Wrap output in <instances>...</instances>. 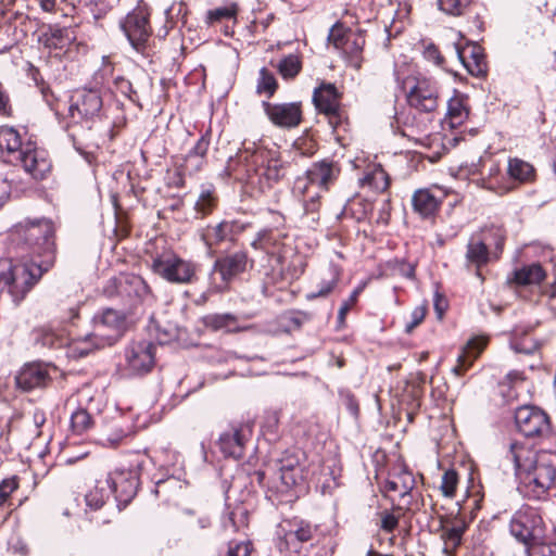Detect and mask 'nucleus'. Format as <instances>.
Listing matches in <instances>:
<instances>
[{
  "label": "nucleus",
  "instance_id": "obj_26",
  "mask_svg": "<svg viewBox=\"0 0 556 556\" xmlns=\"http://www.w3.org/2000/svg\"><path fill=\"white\" fill-rule=\"evenodd\" d=\"M287 235L277 228H264L256 232L255 238L251 242L254 250H260L267 255H279L283 248V240Z\"/></svg>",
  "mask_w": 556,
  "mask_h": 556
},
{
  "label": "nucleus",
  "instance_id": "obj_18",
  "mask_svg": "<svg viewBox=\"0 0 556 556\" xmlns=\"http://www.w3.org/2000/svg\"><path fill=\"white\" fill-rule=\"evenodd\" d=\"M21 165L26 174L34 179H43L51 169V162L46 150L38 148L35 142L27 141L24 148L20 150L16 163Z\"/></svg>",
  "mask_w": 556,
  "mask_h": 556
},
{
  "label": "nucleus",
  "instance_id": "obj_21",
  "mask_svg": "<svg viewBox=\"0 0 556 556\" xmlns=\"http://www.w3.org/2000/svg\"><path fill=\"white\" fill-rule=\"evenodd\" d=\"M315 528L304 520H292L281 523L277 534L285 547L299 552L301 544L311 541L314 536Z\"/></svg>",
  "mask_w": 556,
  "mask_h": 556
},
{
  "label": "nucleus",
  "instance_id": "obj_24",
  "mask_svg": "<svg viewBox=\"0 0 556 556\" xmlns=\"http://www.w3.org/2000/svg\"><path fill=\"white\" fill-rule=\"evenodd\" d=\"M456 54L468 73L481 77L486 74L488 66L483 49L478 43H469L464 48L455 47Z\"/></svg>",
  "mask_w": 556,
  "mask_h": 556
},
{
  "label": "nucleus",
  "instance_id": "obj_33",
  "mask_svg": "<svg viewBox=\"0 0 556 556\" xmlns=\"http://www.w3.org/2000/svg\"><path fill=\"white\" fill-rule=\"evenodd\" d=\"M104 343L100 338L94 336V331L85 337L76 338L71 342L66 341V355L73 358L87 356L90 352L104 348Z\"/></svg>",
  "mask_w": 556,
  "mask_h": 556
},
{
  "label": "nucleus",
  "instance_id": "obj_2",
  "mask_svg": "<svg viewBox=\"0 0 556 556\" xmlns=\"http://www.w3.org/2000/svg\"><path fill=\"white\" fill-rule=\"evenodd\" d=\"M504 462L513 465L518 489L528 498H544L556 484V458L546 453L536 454L523 442L510 441Z\"/></svg>",
  "mask_w": 556,
  "mask_h": 556
},
{
  "label": "nucleus",
  "instance_id": "obj_20",
  "mask_svg": "<svg viewBox=\"0 0 556 556\" xmlns=\"http://www.w3.org/2000/svg\"><path fill=\"white\" fill-rule=\"evenodd\" d=\"M262 106L268 119L277 127L293 128L301 123L302 111L300 103H270L263 101Z\"/></svg>",
  "mask_w": 556,
  "mask_h": 556
},
{
  "label": "nucleus",
  "instance_id": "obj_7",
  "mask_svg": "<svg viewBox=\"0 0 556 556\" xmlns=\"http://www.w3.org/2000/svg\"><path fill=\"white\" fill-rule=\"evenodd\" d=\"M509 530L511 535L527 547L541 540L543 519L536 508L523 505L513 515Z\"/></svg>",
  "mask_w": 556,
  "mask_h": 556
},
{
  "label": "nucleus",
  "instance_id": "obj_17",
  "mask_svg": "<svg viewBox=\"0 0 556 556\" xmlns=\"http://www.w3.org/2000/svg\"><path fill=\"white\" fill-rule=\"evenodd\" d=\"M52 371H55V367L48 363H27L15 376L16 388L24 392L46 388L52 381Z\"/></svg>",
  "mask_w": 556,
  "mask_h": 556
},
{
  "label": "nucleus",
  "instance_id": "obj_25",
  "mask_svg": "<svg viewBox=\"0 0 556 556\" xmlns=\"http://www.w3.org/2000/svg\"><path fill=\"white\" fill-rule=\"evenodd\" d=\"M250 431L244 428H231L223 432L218 440L220 452L226 457L239 459L243 456L244 445L249 439Z\"/></svg>",
  "mask_w": 556,
  "mask_h": 556
},
{
  "label": "nucleus",
  "instance_id": "obj_52",
  "mask_svg": "<svg viewBox=\"0 0 556 556\" xmlns=\"http://www.w3.org/2000/svg\"><path fill=\"white\" fill-rule=\"evenodd\" d=\"M279 479L286 488H292L296 485L302 479V468H295V470H279Z\"/></svg>",
  "mask_w": 556,
  "mask_h": 556
},
{
  "label": "nucleus",
  "instance_id": "obj_28",
  "mask_svg": "<svg viewBox=\"0 0 556 556\" xmlns=\"http://www.w3.org/2000/svg\"><path fill=\"white\" fill-rule=\"evenodd\" d=\"M488 343L485 337H473L463 348L462 353L457 357V364L452 371L456 376H462L477 359Z\"/></svg>",
  "mask_w": 556,
  "mask_h": 556
},
{
  "label": "nucleus",
  "instance_id": "obj_6",
  "mask_svg": "<svg viewBox=\"0 0 556 556\" xmlns=\"http://www.w3.org/2000/svg\"><path fill=\"white\" fill-rule=\"evenodd\" d=\"M149 18V7L140 0L137 7L121 22V28L130 46L140 53L146 51L152 35Z\"/></svg>",
  "mask_w": 556,
  "mask_h": 556
},
{
  "label": "nucleus",
  "instance_id": "obj_46",
  "mask_svg": "<svg viewBox=\"0 0 556 556\" xmlns=\"http://www.w3.org/2000/svg\"><path fill=\"white\" fill-rule=\"evenodd\" d=\"M527 556H556V543L538 540L526 547Z\"/></svg>",
  "mask_w": 556,
  "mask_h": 556
},
{
  "label": "nucleus",
  "instance_id": "obj_61",
  "mask_svg": "<svg viewBox=\"0 0 556 556\" xmlns=\"http://www.w3.org/2000/svg\"><path fill=\"white\" fill-rule=\"evenodd\" d=\"M424 56L426 60L434 63L435 65H441L443 63V56L441 55L439 49L432 43L425 48Z\"/></svg>",
  "mask_w": 556,
  "mask_h": 556
},
{
  "label": "nucleus",
  "instance_id": "obj_60",
  "mask_svg": "<svg viewBox=\"0 0 556 556\" xmlns=\"http://www.w3.org/2000/svg\"><path fill=\"white\" fill-rule=\"evenodd\" d=\"M380 527L386 532H392L399 525V518L390 511L381 513Z\"/></svg>",
  "mask_w": 556,
  "mask_h": 556
},
{
  "label": "nucleus",
  "instance_id": "obj_55",
  "mask_svg": "<svg viewBox=\"0 0 556 556\" xmlns=\"http://www.w3.org/2000/svg\"><path fill=\"white\" fill-rule=\"evenodd\" d=\"M426 316V306L419 305L416 306L410 314V321H408L405 326V331L410 333L415 327H417Z\"/></svg>",
  "mask_w": 556,
  "mask_h": 556
},
{
  "label": "nucleus",
  "instance_id": "obj_9",
  "mask_svg": "<svg viewBox=\"0 0 556 556\" xmlns=\"http://www.w3.org/2000/svg\"><path fill=\"white\" fill-rule=\"evenodd\" d=\"M416 480L414 475L405 468L394 470L384 482L383 491L392 501L399 496L397 508L412 510L417 506V493L414 491Z\"/></svg>",
  "mask_w": 556,
  "mask_h": 556
},
{
  "label": "nucleus",
  "instance_id": "obj_63",
  "mask_svg": "<svg viewBox=\"0 0 556 556\" xmlns=\"http://www.w3.org/2000/svg\"><path fill=\"white\" fill-rule=\"evenodd\" d=\"M295 468H301L299 459L292 455H286L279 462L278 470H295Z\"/></svg>",
  "mask_w": 556,
  "mask_h": 556
},
{
  "label": "nucleus",
  "instance_id": "obj_62",
  "mask_svg": "<svg viewBox=\"0 0 556 556\" xmlns=\"http://www.w3.org/2000/svg\"><path fill=\"white\" fill-rule=\"evenodd\" d=\"M510 346L515 352L525 354H531L536 349V345L528 339H523L521 342L511 341Z\"/></svg>",
  "mask_w": 556,
  "mask_h": 556
},
{
  "label": "nucleus",
  "instance_id": "obj_29",
  "mask_svg": "<svg viewBox=\"0 0 556 556\" xmlns=\"http://www.w3.org/2000/svg\"><path fill=\"white\" fill-rule=\"evenodd\" d=\"M316 109L326 115H336L339 110V93L332 84H323L313 93Z\"/></svg>",
  "mask_w": 556,
  "mask_h": 556
},
{
  "label": "nucleus",
  "instance_id": "obj_49",
  "mask_svg": "<svg viewBox=\"0 0 556 556\" xmlns=\"http://www.w3.org/2000/svg\"><path fill=\"white\" fill-rule=\"evenodd\" d=\"M215 206V198L211 190H204L201 192L199 199L194 204V210L202 217L210 214Z\"/></svg>",
  "mask_w": 556,
  "mask_h": 556
},
{
  "label": "nucleus",
  "instance_id": "obj_12",
  "mask_svg": "<svg viewBox=\"0 0 556 556\" xmlns=\"http://www.w3.org/2000/svg\"><path fill=\"white\" fill-rule=\"evenodd\" d=\"M328 40L337 49H341L349 65L359 70L363 63V49L365 47V35L362 30H348L342 33V28L334 26L330 29Z\"/></svg>",
  "mask_w": 556,
  "mask_h": 556
},
{
  "label": "nucleus",
  "instance_id": "obj_10",
  "mask_svg": "<svg viewBox=\"0 0 556 556\" xmlns=\"http://www.w3.org/2000/svg\"><path fill=\"white\" fill-rule=\"evenodd\" d=\"M495 239L496 249H502L504 243V231L501 227H492L490 230H484L483 236H472L467 243L466 251V267H475L476 275L481 278L480 268L486 265L490 261L489 252V236Z\"/></svg>",
  "mask_w": 556,
  "mask_h": 556
},
{
  "label": "nucleus",
  "instance_id": "obj_8",
  "mask_svg": "<svg viewBox=\"0 0 556 556\" xmlns=\"http://www.w3.org/2000/svg\"><path fill=\"white\" fill-rule=\"evenodd\" d=\"M156 346L148 340L130 342L124 350V370L127 376H143L152 370L155 364Z\"/></svg>",
  "mask_w": 556,
  "mask_h": 556
},
{
  "label": "nucleus",
  "instance_id": "obj_31",
  "mask_svg": "<svg viewBox=\"0 0 556 556\" xmlns=\"http://www.w3.org/2000/svg\"><path fill=\"white\" fill-rule=\"evenodd\" d=\"M202 324L213 331L241 332L247 330V327L239 325L238 317L230 313L207 314L202 317Z\"/></svg>",
  "mask_w": 556,
  "mask_h": 556
},
{
  "label": "nucleus",
  "instance_id": "obj_11",
  "mask_svg": "<svg viewBox=\"0 0 556 556\" xmlns=\"http://www.w3.org/2000/svg\"><path fill=\"white\" fill-rule=\"evenodd\" d=\"M408 104L419 112L431 113L438 108V89L435 83L426 77L404 80Z\"/></svg>",
  "mask_w": 556,
  "mask_h": 556
},
{
  "label": "nucleus",
  "instance_id": "obj_47",
  "mask_svg": "<svg viewBox=\"0 0 556 556\" xmlns=\"http://www.w3.org/2000/svg\"><path fill=\"white\" fill-rule=\"evenodd\" d=\"M339 280V275L337 273H333L330 279L323 280L318 289L316 291H312L306 293L305 298L308 301L315 300L317 298H325L337 286Z\"/></svg>",
  "mask_w": 556,
  "mask_h": 556
},
{
  "label": "nucleus",
  "instance_id": "obj_3",
  "mask_svg": "<svg viewBox=\"0 0 556 556\" xmlns=\"http://www.w3.org/2000/svg\"><path fill=\"white\" fill-rule=\"evenodd\" d=\"M339 175L340 167L336 162L323 160L313 163L303 175L295 178L292 192L301 202L303 218L309 226L318 223L323 197Z\"/></svg>",
  "mask_w": 556,
  "mask_h": 556
},
{
  "label": "nucleus",
  "instance_id": "obj_13",
  "mask_svg": "<svg viewBox=\"0 0 556 556\" xmlns=\"http://www.w3.org/2000/svg\"><path fill=\"white\" fill-rule=\"evenodd\" d=\"M103 101L100 92L94 89H83L71 98L67 116L75 123H84L100 116Z\"/></svg>",
  "mask_w": 556,
  "mask_h": 556
},
{
  "label": "nucleus",
  "instance_id": "obj_23",
  "mask_svg": "<svg viewBox=\"0 0 556 556\" xmlns=\"http://www.w3.org/2000/svg\"><path fill=\"white\" fill-rule=\"evenodd\" d=\"M244 229L243 225H240L236 220H223L215 226H208L203 230L201 239L205 247L212 251V249L224 241L235 240V236Z\"/></svg>",
  "mask_w": 556,
  "mask_h": 556
},
{
  "label": "nucleus",
  "instance_id": "obj_35",
  "mask_svg": "<svg viewBox=\"0 0 556 556\" xmlns=\"http://www.w3.org/2000/svg\"><path fill=\"white\" fill-rule=\"evenodd\" d=\"M466 528V523L460 519H455L443 527L441 538L444 541V552H453L460 545Z\"/></svg>",
  "mask_w": 556,
  "mask_h": 556
},
{
  "label": "nucleus",
  "instance_id": "obj_50",
  "mask_svg": "<svg viewBox=\"0 0 556 556\" xmlns=\"http://www.w3.org/2000/svg\"><path fill=\"white\" fill-rule=\"evenodd\" d=\"M457 481L458 477L455 470L450 469L443 473L440 489L444 496L452 497L454 495Z\"/></svg>",
  "mask_w": 556,
  "mask_h": 556
},
{
  "label": "nucleus",
  "instance_id": "obj_34",
  "mask_svg": "<svg viewBox=\"0 0 556 556\" xmlns=\"http://www.w3.org/2000/svg\"><path fill=\"white\" fill-rule=\"evenodd\" d=\"M469 109L467 105V97L455 91L454 96L447 102L446 117L452 128H456L465 123L468 118Z\"/></svg>",
  "mask_w": 556,
  "mask_h": 556
},
{
  "label": "nucleus",
  "instance_id": "obj_5",
  "mask_svg": "<svg viewBox=\"0 0 556 556\" xmlns=\"http://www.w3.org/2000/svg\"><path fill=\"white\" fill-rule=\"evenodd\" d=\"M151 269L168 282L185 285L192 282L197 266L173 252H164L153 257Z\"/></svg>",
  "mask_w": 556,
  "mask_h": 556
},
{
  "label": "nucleus",
  "instance_id": "obj_57",
  "mask_svg": "<svg viewBox=\"0 0 556 556\" xmlns=\"http://www.w3.org/2000/svg\"><path fill=\"white\" fill-rule=\"evenodd\" d=\"M41 94L47 105L55 113V115H59L61 113V102L55 97L54 92L49 87H43L41 89Z\"/></svg>",
  "mask_w": 556,
  "mask_h": 556
},
{
  "label": "nucleus",
  "instance_id": "obj_41",
  "mask_svg": "<svg viewBox=\"0 0 556 556\" xmlns=\"http://www.w3.org/2000/svg\"><path fill=\"white\" fill-rule=\"evenodd\" d=\"M111 494L112 489L106 484L105 480H98L94 488L86 494V504L92 509H99L109 500Z\"/></svg>",
  "mask_w": 556,
  "mask_h": 556
},
{
  "label": "nucleus",
  "instance_id": "obj_56",
  "mask_svg": "<svg viewBox=\"0 0 556 556\" xmlns=\"http://www.w3.org/2000/svg\"><path fill=\"white\" fill-rule=\"evenodd\" d=\"M122 275L110 278L103 286V294L108 298L121 296Z\"/></svg>",
  "mask_w": 556,
  "mask_h": 556
},
{
  "label": "nucleus",
  "instance_id": "obj_15",
  "mask_svg": "<svg viewBox=\"0 0 556 556\" xmlns=\"http://www.w3.org/2000/svg\"><path fill=\"white\" fill-rule=\"evenodd\" d=\"M248 263L249 257L244 251H236L218 257L211 273L215 289L217 291L225 290L233 278L245 271Z\"/></svg>",
  "mask_w": 556,
  "mask_h": 556
},
{
  "label": "nucleus",
  "instance_id": "obj_22",
  "mask_svg": "<svg viewBox=\"0 0 556 556\" xmlns=\"http://www.w3.org/2000/svg\"><path fill=\"white\" fill-rule=\"evenodd\" d=\"M146 281L137 275H122L121 299L129 308L136 307L149 296Z\"/></svg>",
  "mask_w": 556,
  "mask_h": 556
},
{
  "label": "nucleus",
  "instance_id": "obj_39",
  "mask_svg": "<svg viewBox=\"0 0 556 556\" xmlns=\"http://www.w3.org/2000/svg\"><path fill=\"white\" fill-rule=\"evenodd\" d=\"M208 147H210V135H208V132H206L198 139L194 147L187 154L186 163H187V165H192L194 172H198L201 169V167L204 163L206 153L208 151Z\"/></svg>",
  "mask_w": 556,
  "mask_h": 556
},
{
  "label": "nucleus",
  "instance_id": "obj_37",
  "mask_svg": "<svg viewBox=\"0 0 556 556\" xmlns=\"http://www.w3.org/2000/svg\"><path fill=\"white\" fill-rule=\"evenodd\" d=\"M248 509L242 505H237L222 517V528L225 531H239L248 525Z\"/></svg>",
  "mask_w": 556,
  "mask_h": 556
},
{
  "label": "nucleus",
  "instance_id": "obj_43",
  "mask_svg": "<svg viewBox=\"0 0 556 556\" xmlns=\"http://www.w3.org/2000/svg\"><path fill=\"white\" fill-rule=\"evenodd\" d=\"M301 66L299 56L289 54L279 62L278 71L285 79H290L299 74Z\"/></svg>",
  "mask_w": 556,
  "mask_h": 556
},
{
  "label": "nucleus",
  "instance_id": "obj_44",
  "mask_svg": "<svg viewBox=\"0 0 556 556\" xmlns=\"http://www.w3.org/2000/svg\"><path fill=\"white\" fill-rule=\"evenodd\" d=\"M278 84L275 76L267 68L262 67L260 71L256 91L258 93H265L270 98L275 93Z\"/></svg>",
  "mask_w": 556,
  "mask_h": 556
},
{
  "label": "nucleus",
  "instance_id": "obj_27",
  "mask_svg": "<svg viewBox=\"0 0 556 556\" xmlns=\"http://www.w3.org/2000/svg\"><path fill=\"white\" fill-rule=\"evenodd\" d=\"M20 132L9 126L0 127V154L5 163H16L20 150L24 148Z\"/></svg>",
  "mask_w": 556,
  "mask_h": 556
},
{
  "label": "nucleus",
  "instance_id": "obj_48",
  "mask_svg": "<svg viewBox=\"0 0 556 556\" xmlns=\"http://www.w3.org/2000/svg\"><path fill=\"white\" fill-rule=\"evenodd\" d=\"M113 84L115 91L123 94L132 103L139 105L137 92L132 89V85L128 79L124 78L123 76H117L114 78Z\"/></svg>",
  "mask_w": 556,
  "mask_h": 556
},
{
  "label": "nucleus",
  "instance_id": "obj_53",
  "mask_svg": "<svg viewBox=\"0 0 556 556\" xmlns=\"http://www.w3.org/2000/svg\"><path fill=\"white\" fill-rule=\"evenodd\" d=\"M18 488L15 477L4 479L0 482V507L10 498L11 494Z\"/></svg>",
  "mask_w": 556,
  "mask_h": 556
},
{
  "label": "nucleus",
  "instance_id": "obj_32",
  "mask_svg": "<svg viewBox=\"0 0 556 556\" xmlns=\"http://www.w3.org/2000/svg\"><path fill=\"white\" fill-rule=\"evenodd\" d=\"M506 172L509 179L518 185L531 184L536 178L534 166L520 157H509Z\"/></svg>",
  "mask_w": 556,
  "mask_h": 556
},
{
  "label": "nucleus",
  "instance_id": "obj_30",
  "mask_svg": "<svg viewBox=\"0 0 556 556\" xmlns=\"http://www.w3.org/2000/svg\"><path fill=\"white\" fill-rule=\"evenodd\" d=\"M441 199L430 189H419L412 197L414 211L422 218L432 217L439 210Z\"/></svg>",
  "mask_w": 556,
  "mask_h": 556
},
{
  "label": "nucleus",
  "instance_id": "obj_64",
  "mask_svg": "<svg viewBox=\"0 0 556 556\" xmlns=\"http://www.w3.org/2000/svg\"><path fill=\"white\" fill-rule=\"evenodd\" d=\"M0 115H11L10 98L3 89L2 85H0Z\"/></svg>",
  "mask_w": 556,
  "mask_h": 556
},
{
  "label": "nucleus",
  "instance_id": "obj_45",
  "mask_svg": "<svg viewBox=\"0 0 556 556\" xmlns=\"http://www.w3.org/2000/svg\"><path fill=\"white\" fill-rule=\"evenodd\" d=\"M439 9L453 16H460L469 7L471 0H437Z\"/></svg>",
  "mask_w": 556,
  "mask_h": 556
},
{
  "label": "nucleus",
  "instance_id": "obj_4",
  "mask_svg": "<svg viewBox=\"0 0 556 556\" xmlns=\"http://www.w3.org/2000/svg\"><path fill=\"white\" fill-rule=\"evenodd\" d=\"M242 157L249 170L264 177L269 184L278 182L286 175L285 163L280 160L277 147L267 148L263 141L244 140Z\"/></svg>",
  "mask_w": 556,
  "mask_h": 556
},
{
  "label": "nucleus",
  "instance_id": "obj_38",
  "mask_svg": "<svg viewBox=\"0 0 556 556\" xmlns=\"http://www.w3.org/2000/svg\"><path fill=\"white\" fill-rule=\"evenodd\" d=\"M361 184L370 187L377 192H383L388 189L390 181L386 170L378 164L365 173Z\"/></svg>",
  "mask_w": 556,
  "mask_h": 556
},
{
  "label": "nucleus",
  "instance_id": "obj_58",
  "mask_svg": "<svg viewBox=\"0 0 556 556\" xmlns=\"http://www.w3.org/2000/svg\"><path fill=\"white\" fill-rule=\"evenodd\" d=\"M236 15V9L235 8H216L212 11H208V20L211 22H218L222 20L231 18Z\"/></svg>",
  "mask_w": 556,
  "mask_h": 556
},
{
  "label": "nucleus",
  "instance_id": "obj_16",
  "mask_svg": "<svg viewBox=\"0 0 556 556\" xmlns=\"http://www.w3.org/2000/svg\"><path fill=\"white\" fill-rule=\"evenodd\" d=\"M515 422L519 432L527 438L542 437L551 430L548 416L535 406L518 407L515 412Z\"/></svg>",
  "mask_w": 556,
  "mask_h": 556
},
{
  "label": "nucleus",
  "instance_id": "obj_59",
  "mask_svg": "<svg viewBox=\"0 0 556 556\" xmlns=\"http://www.w3.org/2000/svg\"><path fill=\"white\" fill-rule=\"evenodd\" d=\"M342 403L348 412L353 416L357 417L359 413L358 402L351 392H344L341 394Z\"/></svg>",
  "mask_w": 556,
  "mask_h": 556
},
{
  "label": "nucleus",
  "instance_id": "obj_40",
  "mask_svg": "<svg viewBox=\"0 0 556 556\" xmlns=\"http://www.w3.org/2000/svg\"><path fill=\"white\" fill-rule=\"evenodd\" d=\"M66 339L51 329H38L35 331V343L42 349L58 350L66 348Z\"/></svg>",
  "mask_w": 556,
  "mask_h": 556
},
{
  "label": "nucleus",
  "instance_id": "obj_51",
  "mask_svg": "<svg viewBox=\"0 0 556 556\" xmlns=\"http://www.w3.org/2000/svg\"><path fill=\"white\" fill-rule=\"evenodd\" d=\"M252 544L249 541L236 542L231 541L228 544V549L225 555L220 556H250Z\"/></svg>",
  "mask_w": 556,
  "mask_h": 556
},
{
  "label": "nucleus",
  "instance_id": "obj_1",
  "mask_svg": "<svg viewBox=\"0 0 556 556\" xmlns=\"http://www.w3.org/2000/svg\"><path fill=\"white\" fill-rule=\"evenodd\" d=\"M55 227L51 219H25L14 226L12 238L21 249V261L0 271V286L20 303L48 271L55 258Z\"/></svg>",
  "mask_w": 556,
  "mask_h": 556
},
{
  "label": "nucleus",
  "instance_id": "obj_14",
  "mask_svg": "<svg viewBox=\"0 0 556 556\" xmlns=\"http://www.w3.org/2000/svg\"><path fill=\"white\" fill-rule=\"evenodd\" d=\"M93 331L104 345H113L126 330V314L113 308H105L92 319Z\"/></svg>",
  "mask_w": 556,
  "mask_h": 556
},
{
  "label": "nucleus",
  "instance_id": "obj_36",
  "mask_svg": "<svg viewBox=\"0 0 556 556\" xmlns=\"http://www.w3.org/2000/svg\"><path fill=\"white\" fill-rule=\"evenodd\" d=\"M545 277V270L536 263L523 266L514 273V281L518 286L539 285Z\"/></svg>",
  "mask_w": 556,
  "mask_h": 556
},
{
  "label": "nucleus",
  "instance_id": "obj_42",
  "mask_svg": "<svg viewBox=\"0 0 556 556\" xmlns=\"http://www.w3.org/2000/svg\"><path fill=\"white\" fill-rule=\"evenodd\" d=\"M93 425L91 412L87 408L79 407L71 415V427L76 434H83Z\"/></svg>",
  "mask_w": 556,
  "mask_h": 556
},
{
  "label": "nucleus",
  "instance_id": "obj_19",
  "mask_svg": "<svg viewBox=\"0 0 556 556\" xmlns=\"http://www.w3.org/2000/svg\"><path fill=\"white\" fill-rule=\"evenodd\" d=\"M105 482L116 501L128 503L138 490V472L134 469H116L108 475Z\"/></svg>",
  "mask_w": 556,
  "mask_h": 556
},
{
  "label": "nucleus",
  "instance_id": "obj_54",
  "mask_svg": "<svg viewBox=\"0 0 556 556\" xmlns=\"http://www.w3.org/2000/svg\"><path fill=\"white\" fill-rule=\"evenodd\" d=\"M126 435L127 431H125L121 426L114 425L113 433L101 439V443L106 446H116Z\"/></svg>",
  "mask_w": 556,
  "mask_h": 556
}]
</instances>
